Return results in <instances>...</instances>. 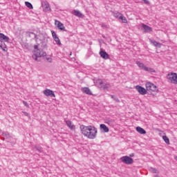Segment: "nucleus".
<instances>
[{
	"label": "nucleus",
	"mask_w": 177,
	"mask_h": 177,
	"mask_svg": "<svg viewBox=\"0 0 177 177\" xmlns=\"http://www.w3.org/2000/svg\"><path fill=\"white\" fill-rule=\"evenodd\" d=\"M80 132L84 138L93 140L97 138V128L93 125H80Z\"/></svg>",
	"instance_id": "nucleus-1"
},
{
	"label": "nucleus",
	"mask_w": 177,
	"mask_h": 177,
	"mask_svg": "<svg viewBox=\"0 0 177 177\" xmlns=\"http://www.w3.org/2000/svg\"><path fill=\"white\" fill-rule=\"evenodd\" d=\"M5 42H9V37L3 33H0V48L3 52H8V47Z\"/></svg>",
	"instance_id": "nucleus-2"
},
{
	"label": "nucleus",
	"mask_w": 177,
	"mask_h": 177,
	"mask_svg": "<svg viewBox=\"0 0 177 177\" xmlns=\"http://www.w3.org/2000/svg\"><path fill=\"white\" fill-rule=\"evenodd\" d=\"M145 87L147 89V91L149 92H153L155 93H158V92H159L158 87H157V86H156V84H154L152 82H147L145 83Z\"/></svg>",
	"instance_id": "nucleus-3"
},
{
	"label": "nucleus",
	"mask_w": 177,
	"mask_h": 177,
	"mask_svg": "<svg viewBox=\"0 0 177 177\" xmlns=\"http://www.w3.org/2000/svg\"><path fill=\"white\" fill-rule=\"evenodd\" d=\"M44 56H46V53H45L44 50H35L33 51L32 58L35 60H38V57H42Z\"/></svg>",
	"instance_id": "nucleus-4"
},
{
	"label": "nucleus",
	"mask_w": 177,
	"mask_h": 177,
	"mask_svg": "<svg viewBox=\"0 0 177 177\" xmlns=\"http://www.w3.org/2000/svg\"><path fill=\"white\" fill-rule=\"evenodd\" d=\"M121 162L127 164V165H131V164H133V159H132L129 156H123L120 158Z\"/></svg>",
	"instance_id": "nucleus-5"
},
{
	"label": "nucleus",
	"mask_w": 177,
	"mask_h": 177,
	"mask_svg": "<svg viewBox=\"0 0 177 177\" xmlns=\"http://www.w3.org/2000/svg\"><path fill=\"white\" fill-rule=\"evenodd\" d=\"M136 89L140 95H147V88H145V87H142V86L137 85L136 86Z\"/></svg>",
	"instance_id": "nucleus-6"
},
{
	"label": "nucleus",
	"mask_w": 177,
	"mask_h": 177,
	"mask_svg": "<svg viewBox=\"0 0 177 177\" xmlns=\"http://www.w3.org/2000/svg\"><path fill=\"white\" fill-rule=\"evenodd\" d=\"M55 25L57 27V28H59V30H61V31H66V27H64V24H63V23L60 22L59 21L55 20Z\"/></svg>",
	"instance_id": "nucleus-7"
},
{
	"label": "nucleus",
	"mask_w": 177,
	"mask_h": 177,
	"mask_svg": "<svg viewBox=\"0 0 177 177\" xmlns=\"http://www.w3.org/2000/svg\"><path fill=\"white\" fill-rule=\"evenodd\" d=\"M43 93L45 95V96H50V97H56V95H55V93L53 91L50 89H46L43 91Z\"/></svg>",
	"instance_id": "nucleus-8"
},
{
	"label": "nucleus",
	"mask_w": 177,
	"mask_h": 177,
	"mask_svg": "<svg viewBox=\"0 0 177 177\" xmlns=\"http://www.w3.org/2000/svg\"><path fill=\"white\" fill-rule=\"evenodd\" d=\"M41 6L44 12H49L50 10V6H49V3L48 1H43L41 3Z\"/></svg>",
	"instance_id": "nucleus-9"
},
{
	"label": "nucleus",
	"mask_w": 177,
	"mask_h": 177,
	"mask_svg": "<svg viewBox=\"0 0 177 177\" xmlns=\"http://www.w3.org/2000/svg\"><path fill=\"white\" fill-rule=\"evenodd\" d=\"M100 131H102V132H104V133H107L109 132L110 129H109V127L104 124H101L100 125Z\"/></svg>",
	"instance_id": "nucleus-10"
},
{
	"label": "nucleus",
	"mask_w": 177,
	"mask_h": 177,
	"mask_svg": "<svg viewBox=\"0 0 177 177\" xmlns=\"http://www.w3.org/2000/svg\"><path fill=\"white\" fill-rule=\"evenodd\" d=\"M142 28H143L145 32H151L153 31V28L145 24H142Z\"/></svg>",
	"instance_id": "nucleus-11"
},
{
	"label": "nucleus",
	"mask_w": 177,
	"mask_h": 177,
	"mask_svg": "<svg viewBox=\"0 0 177 177\" xmlns=\"http://www.w3.org/2000/svg\"><path fill=\"white\" fill-rule=\"evenodd\" d=\"M65 122L67 127H68L71 129V131H75V125L73 124L71 120H66Z\"/></svg>",
	"instance_id": "nucleus-12"
},
{
	"label": "nucleus",
	"mask_w": 177,
	"mask_h": 177,
	"mask_svg": "<svg viewBox=\"0 0 177 177\" xmlns=\"http://www.w3.org/2000/svg\"><path fill=\"white\" fill-rule=\"evenodd\" d=\"M82 92H83V93H86V95H92V91H91V89L88 87L82 88Z\"/></svg>",
	"instance_id": "nucleus-13"
},
{
	"label": "nucleus",
	"mask_w": 177,
	"mask_h": 177,
	"mask_svg": "<svg viewBox=\"0 0 177 177\" xmlns=\"http://www.w3.org/2000/svg\"><path fill=\"white\" fill-rule=\"evenodd\" d=\"M100 55L101 57H102V59H109V54H107V53H106V51L104 50L100 51Z\"/></svg>",
	"instance_id": "nucleus-14"
},
{
	"label": "nucleus",
	"mask_w": 177,
	"mask_h": 177,
	"mask_svg": "<svg viewBox=\"0 0 177 177\" xmlns=\"http://www.w3.org/2000/svg\"><path fill=\"white\" fill-rule=\"evenodd\" d=\"M136 129L137 132H138V133H140V135H146V131L145 130H144L143 128L140 127H137Z\"/></svg>",
	"instance_id": "nucleus-15"
},
{
	"label": "nucleus",
	"mask_w": 177,
	"mask_h": 177,
	"mask_svg": "<svg viewBox=\"0 0 177 177\" xmlns=\"http://www.w3.org/2000/svg\"><path fill=\"white\" fill-rule=\"evenodd\" d=\"M100 88H102V89H107V88H110V84L103 83V82H100Z\"/></svg>",
	"instance_id": "nucleus-16"
},
{
	"label": "nucleus",
	"mask_w": 177,
	"mask_h": 177,
	"mask_svg": "<svg viewBox=\"0 0 177 177\" xmlns=\"http://www.w3.org/2000/svg\"><path fill=\"white\" fill-rule=\"evenodd\" d=\"M73 15H74L75 16H77V17H82V13H81V12L77 10H74L73 11Z\"/></svg>",
	"instance_id": "nucleus-17"
},
{
	"label": "nucleus",
	"mask_w": 177,
	"mask_h": 177,
	"mask_svg": "<svg viewBox=\"0 0 177 177\" xmlns=\"http://www.w3.org/2000/svg\"><path fill=\"white\" fill-rule=\"evenodd\" d=\"M119 19L122 20V23H124L125 24H128V19H127V17H124V15L122 14L119 17Z\"/></svg>",
	"instance_id": "nucleus-18"
},
{
	"label": "nucleus",
	"mask_w": 177,
	"mask_h": 177,
	"mask_svg": "<svg viewBox=\"0 0 177 177\" xmlns=\"http://www.w3.org/2000/svg\"><path fill=\"white\" fill-rule=\"evenodd\" d=\"M136 64H137V66H138V67H140L141 68V70L145 71V68H146V66H145V64H143L139 61L136 62Z\"/></svg>",
	"instance_id": "nucleus-19"
},
{
	"label": "nucleus",
	"mask_w": 177,
	"mask_h": 177,
	"mask_svg": "<svg viewBox=\"0 0 177 177\" xmlns=\"http://www.w3.org/2000/svg\"><path fill=\"white\" fill-rule=\"evenodd\" d=\"M145 71H147L148 73H156V70L153 68H149L147 66H145Z\"/></svg>",
	"instance_id": "nucleus-20"
},
{
	"label": "nucleus",
	"mask_w": 177,
	"mask_h": 177,
	"mask_svg": "<svg viewBox=\"0 0 177 177\" xmlns=\"http://www.w3.org/2000/svg\"><path fill=\"white\" fill-rule=\"evenodd\" d=\"M152 45H153V46H156L157 48H161V44L158 43L156 41H151Z\"/></svg>",
	"instance_id": "nucleus-21"
},
{
	"label": "nucleus",
	"mask_w": 177,
	"mask_h": 177,
	"mask_svg": "<svg viewBox=\"0 0 177 177\" xmlns=\"http://www.w3.org/2000/svg\"><path fill=\"white\" fill-rule=\"evenodd\" d=\"M54 41H55L57 45H62V42L60 41V39L57 36L56 37L53 38Z\"/></svg>",
	"instance_id": "nucleus-22"
},
{
	"label": "nucleus",
	"mask_w": 177,
	"mask_h": 177,
	"mask_svg": "<svg viewBox=\"0 0 177 177\" xmlns=\"http://www.w3.org/2000/svg\"><path fill=\"white\" fill-rule=\"evenodd\" d=\"M25 5L27 8H28L29 9H33L32 7V4H31V3L28 2V1H26L25 2Z\"/></svg>",
	"instance_id": "nucleus-23"
},
{
	"label": "nucleus",
	"mask_w": 177,
	"mask_h": 177,
	"mask_svg": "<svg viewBox=\"0 0 177 177\" xmlns=\"http://www.w3.org/2000/svg\"><path fill=\"white\" fill-rule=\"evenodd\" d=\"M162 139H163L164 142H165V143H167V145H169V138H168V137H167V136H163Z\"/></svg>",
	"instance_id": "nucleus-24"
},
{
	"label": "nucleus",
	"mask_w": 177,
	"mask_h": 177,
	"mask_svg": "<svg viewBox=\"0 0 177 177\" xmlns=\"http://www.w3.org/2000/svg\"><path fill=\"white\" fill-rule=\"evenodd\" d=\"M121 13H120L119 12H114L113 16L114 17H120V16H121Z\"/></svg>",
	"instance_id": "nucleus-25"
},
{
	"label": "nucleus",
	"mask_w": 177,
	"mask_h": 177,
	"mask_svg": "<svg viewBox=\"0 0 177 177\" xmlns=\"http://www.w3.org/2000/svg\"><path fill=\"white\" fill-rule=\"evenodd\" d=\"M151 172H152L153 174H157L158 171L157 169H154V168H151L150 169Z\"/></svg>",
	"instance_id": "nucleus-26"
},
{
	"label": "nucleus",
	"mask_w": 177,
	"mask_h": 177,
	"mask_svg": "<svg viewBox=\"0 0 177 177\" xmlns=\"http://www.w3.org/2000/svg\"><path fill=\"white\" fill-rule=\"evenodd\" d=\"M51 33H52L53 38H56V37H57V35H56V32H55V31L52 30Z\"/></svg>",
	"instance_id": "nucleus-27"
},
{
	"label": "nucleus",
	"mask_w": 177,
	"mask_h": 177,
	"mask_svg": "<svg viewBox=\"0 0 177 177\" xmlns=\"http://www.w3.org/2000/svg\"><path fill=\"white\" fill-rule=\"evenodd\" d=\"M146 5H150V1L149 0H142Z\"/></svg>",
	"instance_id": "nucleus-28"
},
{
	"label": "nucleus",
	"mask_w": 177,
	"mask_h": 177,
	"mask_svg": "<svg viewBox=\"0 0 177 177\" xmlns=\"http://www.w3.org/2000/svg\"><path fill=\"white\" fill-rule=\"evenodd\" d=\"M23 104H24V106H26V107H30V105H28V103H27V102L23 101Z\"/></svg>",
	"instance_id": "nucleus-29"
},
{
	"label": "nucleus",
	"mask_w": 177,
	"mask_h": 177,
	"mask_svg": "<svg viewBox=\"0 0 177 177\" xmlns=\"http://www.w3.org/2000/svg\"><path fill=\"white\" fill-rule=\"evenodd\" d=\"M34 48H35V50H39V49H38V46H37V45H35V46H34Z\"/></svg>",
	"instance_id": "nucleus-30"
},
{
	"label": "nucleus",
	"mask_w": 177,
	"mask_h": 177,
	"mask_svg": "<svg viewBox=\"0 0 177 177\" xmlns=\"http://www.w3.org/2000/svg\"><path fill=\"white\" fill-rule=\"evenodd\" d=\"M30 34H32V35L35 36V38H37V35L34 34V32H31Z\"/></svg>",
	"instance_id": "nucleus-31"
},
{
	"label": "nucleus",
	"mask_w": 177,
	"mask_h": 177,
	"mask_svg": "<svg viewBox=\"0 0 177 177\" xmlns=\"http://www.w3.org/2000/svg\"><path fill=\"white\" fill-rule=\"evenodd\" d=\"M24 114H25L26 115H28V113L27 112H24Z\"/></svg>",
	"instance_id": "nucleus-32"
},
{
	"label": "nucleus",
	"mask_w": 177,
	"mask_h": 177,
	"mask_svg": "<svg viewBox=\"0 0 177 177\" xmlns=\"http://www.w3.org/2000/svg\"><path fill=\"white\" fill-rule=\"evenodd\" d=\"M133 153L130 154V157H133Z\"/></svg>",
	"instance_id": "nucleus-33"
},
{
	"label": "nucleus",
	"mask_w": 177,
	"mask_h": 177,
	"mask_svg": "<svg viewBox=\"0 0 177 177\" xmlns=\"http://www.w3.org/2000/svg\"><path fill=\"white\" fill-rule=\"evenodd\" d=\"M174 158H175V160H176V161H177V156H176Z\"/></svg>",
	"instance_id": "nucleus-34"
},
{
	"label": "nucleus",
	"mask_w": 177,
	"mask_h": 177,
	"mask_svg": "<svg viewBox=\"0 0 177 177\" xmlns=\"http://www.w3.org/2000/svg\"><path fill=\"white\" fill-rule=\"evenodd\" d=\"M117 102H120V100H117Z\"/></svg>",
	"instance_id": "nucleus-35"
},
{
	"label": "nucleus",
	"mask_w": 177,
	"mask_h": 177,
	"mask_svg": "<svg viewBox=\"0 0 177 177\" xmlns=\"http://www.w3.org/2000/svg\"><path fill=\"white\" fill-rule=\"evenodd\" d=\"M0 111H1V108H0Z\"/></svg>",
	"instance_id": "nucleus-36"
}]
</instances>
